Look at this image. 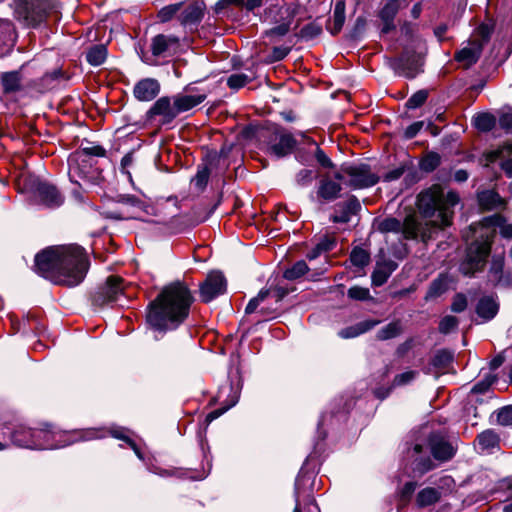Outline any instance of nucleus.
<instances>
[{"label": "nucleus", "instance_id": "nucleus-19", "mask_svg": "<svg viewBox=\"0 0 512 512\" xmlns=\"http://www.w3.org/2000/svg\"><path fill=\"white\" fill-rule=\"evenodd\" d=\"M504 254L494 255L488 271V279L493 285L510 287L512 285V272L506 271Z\"/></svg>", "mask_w": 512, "mask_h": 512}, {"label": "nucleus", "instance_id": "nucleus-33", "mask_svg": "<svg viewBox=\"0 0 512 512\" xmlns=\"http://www.w3.org/2000/svg\"><path fill=\"white\" fill-rule=\"evenodd\" d=\"M478 202L484 210H494L504 208L506 201L497 192L486 190L478 194Z\"/></svg>", "mask_w": 512, "mask_h": 512}, {"label": "nucleus", "instance_id": "nucleus-14", "mask_svg": "<svg viewBox=\"0 0 512 512\" xmlns=\"http://www.w3.org/2000/svg\"><path fill=\"white\" fill-rule=\"evenodd\" d=\"M427 442L433 459L440 463L451 460L457 451V446L441 433H431Z\"/></svg>", "mask_w": 512, "mask_h": 512}, {"label": "nucleus", "instance_id": "nucleus-26", "mask_svg": "<svg viewBox=\"0 0 512 512\" xmlns=\"http://www.w3.org/2000/svg\"><path fill=\"white\" fill-rule=\"evenodd\" d=\"M477 226L483 228L498 227L500 235L505 239H512V224L508 223L506 218L501 214H494L484 217L478 224L472 225L476 231Z\"/></svg>", "mask_w": 512, "mask_h": 512}, {"label": "nucleus", "instance_id": "nucleus-64", "mask_svg": "<svg viewBox=\"0 0 512 512\" xmlns=\"http://www.w3.org/2000/svg\"><path fill=\"white\" fill-rule=\"evenodd\" d=\"M499 126L507 131L512 130V111H508L500 115Z\"/></svg>", "mask_w": 512, "mask_h": 512}, {"label": "nucleus", "instance_id": "nucleus-32", "mask_svg": "<svg viewBox=\"0 0 512 512\" xmlns=\"http://www.w3.org/2000/svg\"><path fill=\"white\" fill-rule=\"evenodd\" d=\"M62 76L60 69H55L52 72L45 73L39 79L29 80L31 84L32 93H43L51 88V84Z\"/></svg>", "mask_w": 512, "mask_h": 512}, {"label": "nucleus", "instance_id": "nucleus-11", "mask_svg": "<svg viewBox=\"0 0 512 512\" xmlns=\"http://www.w3.org/2000/svg\"><path fill=\"white\" fill-rule=\"evenodd\" d=\"M258 136H271L273 137L274 141H277L270 144L268 147L269 153L275 155L277 158H281L290 154L296 145V140L292 134L282 132L277 128H273L272 130L262 129L258 132Z\"/></svg>", "mask_w": 512, "mask_h": 512}, {"label": "nucleus", "instance_id": "nucleus-47", "mask_svg": "<svg viewBox=\"0 0 512 512\" xmlns=\"http://www.w3.org/2000/svg\"><path fill=\"white\" fill-rule=\"evenodd\" d=\"M75 152H83L88 157H104L106 154L105 149L100 146L93 144L91 142H82L79 149H77Z\"/></svg>", "mask_w": 512, "mask_h": 512}, {"label": "nucleus", "instance_id": "nucleus-51", "mask_svg": "<svg viewBox=\"0 0 512 512\" xmlns=\"http://www.w3.org/2000/svg\"><path fill=\"white\" fill-rule=\"evenodd\" d=\"M210 176V170L207 166H203L198 169L196 175L192 179V183L200 191H203L207 186Z\"/></svg>", "mask_w": 512, "mask_h": 512}, {"label": "nucleus", "instance_id": "nucleus-62", "mask_svg": "<svg viewBox=\"0 0 512 512\" xmlns=\"http://www.w3.org/2000/svg\"><path fill=\"white\" fill-rule=\"evenodd\" d=\"M424 122L423 121H416L409 125L405 131H404V137L406 139H412L414 138L423 128Z\"/></svg>", "mask_w": 512, "mask_h": 512}, {"label": "nucleus", "instance_id": "nucleus-23", "mask_svg": "<svg viewBox=\"0 0 512 512\" xmlns=\"http://www.w3.org/2000/svg\"><path fill=\"white\" fill-rule=\"evenodd\" d=\"M206 9V5L202 0H195L189 4H187L178 19L180 23L184 26L187 25H196L200 23L204 16V12Z\"/></svg>", "mask_w": 512, "mask_h": 512}, {"label": "nucleus", "instance_id": "nucleus-48", "mask_svg": "<svg viewBox=\"0 0 512 512\" xmlns=\"http://www.w3.org/2000/svg\"><path fill=\"white\" fill-rule=\"evenodd\" d=\"M308 271V266L305 261L301 260L296 262L292 267L284 272V278L287 280H296L303 276Z\"/></svg>", "mask_w": 512, "mask_h": 512}, {"label": "nucleus", "instance_id": "nucleus-9", "mask_svg": "<svg viewBox=\"0 0 512 512\" xmlns=\"http://www.w3.org/2000/svg\"><path fill=\"white\" fill-rule=\"evenodd\" d=\"M95 160L83 152H73L68 157V175L72 182H91L95 178Z\"/></svg>", "mask_w": 512, "mask_h": 512}, {"label": "nucleus", "instance_id": "nucleus-17", "mask_svg": "<svg viewBox=\"0 0 512 512\" xmlns=\"http://www.w3.org/2000/svg\"><path fill=\"white\" fill-rule=\"evenodd\" d=\"M349 176L348 185L353 189H363L375 185L379 178L370 171L368 165L349 166L344 169Z\"/></svg>", "mask_w": 512, "mask_h": 512}, {"label": "nucleus", "instance_id": "nucleus-4", "mask_svg": "<svg viewBox=\"0 0 512 512\" xmlns=\"http://www.w3.org/2000/svg\"><path fill=\"white\" fill-rule=\"evenodd\" d=\"M492 27L488 24H481L477 27L470 38L462 43V47L455 52L454 59L465 69L475 65L480 59L485 45L490 41Z\"/></svg>", "mask_w": 512, "mask_h": 512}, {"label": "nucleus", "instance_id": "nucleus-16", "mask_svg": "<svg viewBox=\"0 0 512 512\" xmlns=\"http://www.w3.org/2000/svg\"><path fill=\"white\" fill-rule=\"evenodd\" d=\"M146 116L148 120L158 117L161 125L170 124L178 116L173 98L160 97L147 111Z\"/></svg>", "mask_w": 512, "mask_h": 512}, {"label": "nucleus", "instance_id": "nucleus-2", "mask_svg": "<svg viewBox=\"0 0 512 512\" xmlns=\"http://www.w3.org/2000/svg\"><path fill=\"white\" fill-rule=\"evenodd\" d=\"M193 300L184 283L178 281L165 286L148 305L149 328L161 335L177 329L188 318Z\"/></svg>", "mask_w": 512, "mask_h": 512}, {"label": "nucleus", "instance_id": "nucleus-1", "mask_svg": "<svg viewBox=\"0 0 512 512\" xmlns=\"http://www.w3.org/2000/svg\"><path fill=\"white\" fill-rule=\"evenodd\" d=\"M88 265L84 249L75 244L50 247L35 256V271L39 275L68 287L83 281Z\"/></svg>", "mask_w": 512, "mask_h": 512}, {"label": "nucleus", "instance_id": "nucleus-20", "mask_svg": "<svg viewBox=\"0 0 512 512\" xmlns=\"http://www.w3.org/2000/svg\"><path fill=\"white\" fill-rule=\"evenodd\" d=\"M407 5V0H386L383 8L379 12V17L383 22L382 32L389 33L395 29L394 19L398 11Z\"/></svg>", "mask_w": 512, "mask_h": 512}, {"label": "nucleus", "instance_id": "nucleus-27", "mask_svg": "<svg viewBox=\"0 0 512 512\" xmlns=\"http://www.w3.org/2000/svg\"><path fill=\"white\" fill-rule=\"evenodd\" d=\"M206 97L207 96L205 93L189 94L188 88H186L183 93L176 94L172 98L179 115L180 113L187 112L201 104L206 99Z\"/></svg>", "mask_w": 512, "mask_h": 512}, {"label": "nucleus", "instance_id": "nucleus-36", "mask_svg": "<svg viewBox=\"0 0 512 512\" xmlns=\"http://www.w3.org/2000/svg\"><path fill=\"white\" fill-rule=\"evenodd\" d=\"M345 22V2L337 0L333 12V26L330 31L333 35L340 32Z\"/></svg>", "mask_w": 512, "mask_h": 512}, {"label": "nucleus", "instance_id": "nucleus-60", "mask_svg": "<svg viewBox=\"0 0 512 512\" xmlns=\"http://www.w3.org/2000/svg\"><path fill=\"white\" fill-rule=\"evenodd\" d=\"M495 381H496L495 375H488L487 377H485V379L477 382L473 386L472 392L485 393Z\"/></svg>", "mask_w": 512, "mask_h": 512}, {"label": "nucleus", "instance_id": "nucleus-58", "mask_svg": "<svg viewBox=\"0 0 512 512\" xmlns=\"http://www.w3.org/2000/svg\"><path fill=\"white\" fill-rule=\"evenodd\" d=\"M348 297L354 300H368L370 298V291L368 288L353 286L348 290Z\"/></svg>", "mask_w": 512, "mask_h": 512}, {"label": "nucleus", "instance_id": "nucleus-52", "mask_svg": "<svg viewBox=\"0 0 512 512\" xmlns=\"http://www.w3.org/2000/svg\"><path fill=\"white\" fill-rule=\"evenodd\" d=\"M418 376V372L415 370H408L403 373L397 374L393 381L392 387L405 386L413 382Z\"/></svg>", "mask_w": 512, "mask_h": 512}, {"label": "nucleus", "instance_id": "nucleus-39", "mask_svg": "<svg viewBox=\"0 0 512 512\" xmlns=\"http://www.w3.org/2000/svg\"><path fill=\"white\" fill-rule=\"evenodd\" d=\"M440 499V493L435 488H424L417 494V504L426 507L436 503Z\"/></svg>", "mask_w": 512, "mask_h": 512}, {"label": "nucleus", "instance_id": "nucleus-53", "mask_svg": "<svg viewBox=\"0 0 512 512\" xmlns=\"http://www.w3.org/2000/svg\"><path fill=\"white\" fill-rule=\"evenodd\" d=\"M270 295V290L268 289H262L259 291L258 295L254 298H252L246 308H245V313L246 314H252L254 313L257 308L259 307V305L261 303H263Z\"/></svg>", "mask_w": 512, "mask_h": 512}, {"label": "nucleus", "instance_id": "nucleus-44", "mask_svg": "<svg viewBox=\"0 0 512 512\" xmlns=\"http://www.w3.org/2000/svg\"><path fill=\"white\" fill-rule=\"evenodd\" d=\"M474 124L480 131H490L495 127L496 119L490 113H481L474 118Z\"/></svg>", "mask_w": 512, "mask_h": 512}, {"label": "nucleus", "instance_id": "nucleus-5", "mask_svg": "<svg viewBox=\"0 0 512 512\" xmlns=\"http://www.w3.org/2000/svg\"><path fill=\"white\" fill-rule=\"evenodd\" d=\"M56 433L50 429H31L25 426H19L12 433V441L19 447L29 449H55L63 447L69 442L63 444L53 443Z\"/></svg>", "mask_w": 512, "mask_h": 512}, {"label": "nucleus", "instance_id": "nucleus-38", "mask_svg": "<svg viewBox=\"0 0 512 512\" xmlns=\"http://www.w3.org/2000/svg\"><path fill=\"white\" fill-rule=\"evenodd\" d=\"M401 332L402 326L400 321H392L377 332L376 338L380 341H385L397 337Z\"/></svg>", "mask_w": 512, "mask_h": 512}, {"label": "nucleus", "instance_id": "nucleus-40", "mask_svg": "<svg viewBox=\"0 0 512 512\" xmlns=\"http://www.w3.org/2000/svg\"><path fill=\"white\" fill-rule=\"evenodd\" d=\"M477 440L483 451L491 450L499 444V437L493 430L483 431L478 435Z\"/></svg>", "mask_w": 512, "mask_h": 512}, {"label": "nucleus", "instance_id": "nucleus-25", "mask_svg": "<svg viewBox=\"0 0 512 512\" xmlns=\"http://www.w3.org/2000/svg\"><path fill=\"white\" fill-rule=\"evenodd\" d=\"M16 42V31L13 23L0 19V57L7 55Z\"/></svg>", "mask_w": 512, "mask_h": 512}, {"label": "nucleus", "instance_id": "nucleus-45", "mask_svg": "<svg viewBox=\"0 0 512 512\" xmlns=\"http://www.w3.org/2000/svg\"><path fill=\"white\" fill-rule=\"evenodd\" d=\"M453 360V355L448 350H438L432 358V365L437 369L447 368Z\"/></svg>", "mask_w": 512, "mask_h": 512}, {"label": "nucleus", "instance_id": "nucleus-6", "mask_svg": "<svg viewBox=\"0 0 512 512\" xmlns=\"http://www.w3.org/2000/svg\"><path fill=\"white\" fill-rule=\"evenodd\" d=\"M494 236L495 232L491 231L485 235L484 240L474 241L469 245L466 257L460 264V271L464 275L473 276L476 272L483 269L486 259L490 254Z\"/></svg>", "mask_w": 512, "mask_h": 512}, {"label": "nucleus", "instance_id": "nucleus-34", "mask_svg": "<svg viewBox=\"0 0 512 512\" xmlns=\"http://www.w3.org/2000/svg\"><path fill=\"white\" fill-rule=\"evenodd\" d=\"M255 66L249 69V74L235 73L227 78V86L232 90H239L256 78Z\"/></svg>", "mask_w": 512, "mask_h": 512}, {"label": "nucleus", "instance_id": "nucleus-61", "mask_svg": "<svg viewBox=\"0 0 512 512\" xmlns=\"http://www.w3.org/2000/svg\"><path fill=\"white\" fill-rule=\"evenodd\" d=\"M467 307V298L464 294H456L451 304V310L455 313L464 311Z\"/></svg>", "mask_w": 512, "mask_h": 512}, {"label": "nucleus", "instance_id": "nucleus-42", "mask_svg": "<svg viewBox=\"0 0 512 512\" xmlns=\"http://www.w3.org/2000/svg\"><path fill=\"white\" fill-rule=\"evenodd\" d=\"M509 155H512V142H505L498 148L486 152L485 159L489 164Z\"/></svg>", "mask_w": 512, "mask_h": 512}, {"label": "nucleus", "instance_id": "nucleus-21", "mask_svg": "<svg viewBox=\"0 0 512 512\" xmlns=\"http://www.w3.org/2000/svg\"><path fill=\"white\" fill-rule=\"evenodd\" d=\"M159 93L160 83L153 78H144L138 81L133 88L134 97L142 102L153 100Z\"/></svg>", "mask_w": 512, "mask_h": 512}, {"label": "nucleus", "instance_id": "nucleus-35", "mask_svg": "<svg viewBox=\"0 0 512 512\" xmlns=\"http://www.w3.org/2000/svg\"><path fill=\"white\" fill-rule=\"evenodd\" d=\"M395 268L396 265L392 261L383 264L378 263L371 277L373 285L382 286L388 280Z\"/></svg>", "mask_w": 512, "mask_h": 512}, {"label": "nucleus", "instance_id": "nucleus-12", "mask_svg": "<svg viewBox=\"0 0 512 512\" xmlns=\"http://www.w3.org/2000/svg\"><path fill=\"white\" fill-rule=\"evenodd\" d=\"M422 223H419L416 218L409 215L405 218L404 222L401 223L396 218L384 219L379 224V230L381 232H399L402 231L406 239H416L418 236L421 237Z\"/></svg>", "mask_w": 512, "mask_h": 512}, {"label": "nucleus", "instance_id": "nucleus-63", "mask_svg": "<svg viewBox=\"0 0 512 512\" xmlns=\"http://www.w3.org/2000/svg\"><path fill=\"white\" fill-rule=\"evenodd\" d=\"M439 165V157L437 154L428 155L422 162L421 166L426 171H432Z\"/></svg>", "mask_w": 512, "mask_h": 512}, {"label": "nucleus", "instance_id": "nucleus-59", "mask_svg": "<svg viewBox=\"0 0 512 512\" xmlns=\"http://www.w3.org/2000/svg\"><path fill=\"white\" fill-rule=\"evenodd\" d=\"M314 178L315 174L312 170L302 169L296 175V183L302 187L308 186L312 183Z\"/></svg>", "mask_w": 512, "mask_h": 512}, {"label": "nucleus", "instance_id": "nucleus-24", "mask_svg": "<svg viewBox=\"0 0 512 512\" xmlns=\"http://www.w3.org/2000/svg\"><path fill=\"white\" fill-rule=\"evenodd\" d=\"M361 209L359 200L351 196L346 202L338 203L335 206V213L331 216L334 223H347L352 215H355Z\"/></svg>", "mask_w": 512, "mask_h": 512}, {"label": "nucleus", "instance_id": "nucleus-15", "mask_svg": "<svg viewBox=\"0 0 512 512\" xmlns=\"http://www.w3.org/2000/svg\"><path fill=\"white\" fill-rule=\"evenodd\" d=\"M123 294V279L119 276H109L105 285L100 287L94 294L93 302L98 306H103L118 301L119 297Z\"/></svg>", "mask_w": 512, "mask_h": 512}, {"label": "nucleus", "instance_id": "nucleus-50", "mask_svg": "<svg viewBox=\"0 0 512 512\" xmlns=\"http://www.w3.org/2000/svg\"><path fill=\"white\" fill-rule=\"evenodd\" d=\"M183 5V2H179L163 7L158 12V18L161 22L170 21L182 9Z\"/></svg>", "mask_w": 512, "mask_h": 512}, {"label": "nucleus", "instance_id": "nucleus-49", "mask_svg": "<svg viewBox=\"0 0 512 512\" xmlns=\"http://www.w3.org/2000/svg\"><path fill=\"white\" fill-rule=\"evenodd\" d=\"M369 260H370L369 253L360 247L354 248L350 254L351 263L357 267L362 268V267L366 266L369 263Z\"/></svg>", "mask_w": 512, "mask_h": 512}, {"label": "nucleus", "instance_id": "nucleus-41", "mask_svg": "<svg viewBox=\"0 0 512 512\" xmlns=\"http://www.w3.org/2000/svg\"><path fill=\"white\" fill-rule=\"evenodd\" d=\"M287 14H288V17H287L288 19L286 21L267 30L265 32V34L269 37H273V36L282 37V36L286 35L290 30V26H291V23H292L294 14H295V10L287 8Z\"/></svg>", "mask_w": 512, "mask_h": 512}, {"label": "nucleus", "instance_id": "nucleus-37", "mask_svg": "<svg viewBox=\"0 0 512 512\" xmlns=\"http://www.w3.org/2000/svg\"><path fill=\"white\" fill-rule=\"evenodd\" d=\"M107 57V49L105 45L98 44L92 46L86 53V60L93 66L101 65Z\"/></svg>", "mask_w": 512, "mask_h": 512}, {"label": "nucleus", "instance_id": "nucleus-13", "mask_svg": "<svg viewBox=\"0 0 512 512\" xmlns=\"http://www.w3.org/2000/svg\"><path fill=\"white\" fill-rule=\"evenodd\" d=\"M227 289V280L222 272H210L205 281L200 285V299L204 303H209L220 295H223Z\"/></svg>", "mask_w": 512, "mask_h": 512}, {"label": "nucleus", "instance_id": "nucleus-18", "mask_svg": "<svg viewBox=\"0 0 512 512\" xmlns=\"http://www.w3.org/2000/svg\"><path fill=\"white\" fill-rule=\"evenodd\" d=\"M407 458L411 460L413 476H422L436 468L434 461L424 455V447L421 444H415L407 449Z\"/></svg>", "mask_w": 512, "mask_h": 512}, {"label": "nucleus", "instance_id": "nucleus-28", "mask_svg": "<svg viewBox=\"0 0 512 512\" xmlns=\"http://www.w3.org/2000/svg\"><path fill=\"white\" fill-rule=\"evenodd\" d=\"M335 181L330 178H323L320 181L317 194L320 198L325 201H333L339 197V194L342 190L341 184L339 181L343 179V175L340 173L335 174Z\"/></svg>", "mask_w": 512, "mask_h": 512}, {"label": "nucleus", "instance_id": "nucleus-56", "mask_svg": "<svg viewBox=\"0 0 512 512\" xmlns=\"http://www.w3.org/2000/svg\"><path fill=\"white\" fill-rule=\"evenodd\" d=\"M458 326V319L455 316L447 315L439 323V331L448 334Z\"/></svg>", "mask_w": 512, "mask_h": 512}, {"label": "nucleus", "instance_id": "nucleus-43", "mask_svg": "<svg viewBox=\"0 0 512 512\" xmlns=\"http://www.w3.org/2000/svg\"><path fill=\"white\" fill-rule=\"evenodd\" d=\"M118 202L133 209L131 217L145 209V203L134 195H120Z\"/></svg>", "mask_w": 512, "mask_h": 512}, {"label": "nucleus", "instance_id": "nucleus-29", "mask_svg": "<svg viewBox=\"0 0 512 512\" xmlns=\"http://www.w3.org/2000/svg\"><path fill=\"white\" fill-rule=\"evenodd\" d=\"M178 45V38L171 35L158 34L152 38L151 52L154 56H163L167 54L172 47Z\"/></svg>", "mask_w": 512, "mask_h": 512}, {"label": "nucleus", "instance_id": "nucleus-10", "mask_svg": "<svg viewBox=\"0 0 512 512\" xmlns=\"http://www.w3.org/2000/svg\"><path fill=\"white\" fill-rule=\"evenodd\" d=\"M25 65L19 70L4 72L0 76L3 93L14 99L31 95V84L26 80Z\"/></svg>", "mask_w": 512, "mask_h": 512}, {"label": "nucleus", "instance_id": "nucleus-54", "mask_svg": "<svg viewBox=\"0 0 512 512\" xmlns=\"http://www.w3.org/2000/svg\"><path fill=\"white\" fill-rule=\"evenodd\" d=\"M427 97L428 93L425 90H419L407 100L406 106L409 109H416L425 103Z\"/></svg>", "mask_w": 512, "mask_h": 512}, {"label": "nucleus", "instance_id": "nucleus-31", "mask_svg": "<svg viewBox=\"0 0 512 512\" xmlns=\"http://www.w3.org/2000/svg\"><path fill=\"white\" fill-rule=\"evenodd\" d=\"M499 304L492 296L482 297L477 306L476 313L484 321L492 320L498 313Z\"/></svg>", "mask_w": 512, "mask_h": 512}, {"label": "nucleus", "instance_id": "nucleus-8", "mask_svg": "<svg viewBox=\"0 0 512 512\" xmlns=\"http://www.w3.org/2000/svg\"><path fill=\"white\" fill-rule=\"evenodd\" d=\"M52 4L49 0H15L14 11L18 19L35 26L42 22Z\"/></svg>", "mask_w": 512, "mask_h": 512}, {"label": "nucleus", "instance_id": "nucleus-22", "mask_svg": "<svg viewBox=\"0 0 512 512\" xmlns=\"http://www.w3.org/2000/svg\"><path fill=\"white\" fill-rule=\"evenodd\" d=\"M35 194L42 204L50 208L59 207L64 202V198L57 188L48 183H39Z\"/></svg>", "mask_w": 512, "mask_h": 512}, {"label": "nucleus", "instance_id": "nucleus-30", "mask_svg": "<svg viewBox=\"0 0 512 512\" xmlns=\"http://www.w3.org/2000/svg\"><path fill=\"white\" fill-rule=\"evenodd\" d=\"M379 323H380V321H378V320H372V319L364 320V321L358 322L352 326L341 329L338 332V335H339V337H341L343 339L355 338L359 335H362V334L372 330Z\"/></svg>", "mask_w": 512, "mask_h": 512}, {"label": "nucleus", "instance_id": "nucleus-55", "mask_svg": "<svg viewBox=\"0 0 512 512\" xmlns=\"http://www.w3.org/2000/svg\"><path fill=\"white\" fill-rule=\"evenodd\" d=\"M322 32L320 25L316 23H309L300 30V37L306 40L313 39L319 36Z\"/></svg>", "mask_w": 512, "mask_h": 512}, {"label": "nucleus", "instance_id": "nucleus-46", "mask_svg": "<svg viewBox=\"0 0 512 512\" xmlns=\"http://www.w3.org/2000/svg\"><path fill=\"white\" fill-rule=\"evenodd\" d=\"M447 289H448L447 278L446 277H438L431 283V285L427 291L426 299L438 297L441 294H443Z\"/></svg>", "mask_w": 512, "mask_h": 512}, {"label": "nucleus", "instance_id": "nucleus-3", "mask_svg": "<svg viewBox=\"0 0 512 512\" xmlns=\"http://www.w3.org/2000/svg\"><path fill=\"white\" fill-rule=\"evenodd\" d=\"M458 202L459 196L455 192L449 191L445 194L439 185H434L418 195L417 207L421 215L431 219L420 228L423 242L431 239L436 230L451 225L453 208Z\"/></svg>", "mask_w": 512, "mask_h": 512}, {"label": "nucleus", "instance_id": "nucleus-57", "mask_svg": "<svg viewBox=\"0 0 512 512\" xmlns=\"http://www.w3.org/2000/svg\"><path fill=\"white\" fill-rule=\"evenodd\" d=\"M497 422L503 426L512 425V405L505 406L497 412Z\"/></svg>", "mask_w": 512, "mask_h": 512}, {"label": "nucleus", "instance_id": "nucleus-7", "mask_svg": "<svg viewBox=\"0 0 512 512\" xmlns=\"http://www.w3.org/2000/svg\"><path fill=\"white\" fill-rule=\"evenodd\" d=\"M401 32L405 36L411 37V45L405 46L402 55L398 59V66L402 68L407 77L413 78L418 73V68L421 64L424 42L421 38L413 36L411 24H404Z\"/></svg>", "mask_w": 512, "mask_h": 512}]
</instances>
